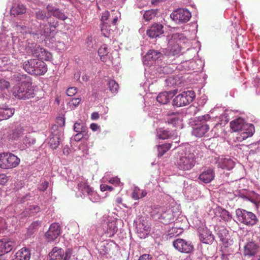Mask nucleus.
I'll list each match as a JSON object with an SVG mask.
<instances>
[{"label": "nucleus", "mask_w": 260, "mask_h": 260, "mask_svg": "<svg viewBox=\"0 0 260 260\" xmlns=\"http://www.w3.org/2000/svg\"><path fill=\"white\" fill-rule=\"evenodd\" d=\"M179 154V156L176 163L177 168L182 171L191 170L197 162L194 151L186 148Z\"/></svg>", "instance_id": "obj_1"}, {"label": "nucleus", "mask_w": 260, "mask_h": 260, "mask_svg": "<svg viewBox=\"0 0 260 260\" xmlns=\"http://www.w3.org/2000/svg\"><path fill=\"white\" fill-rule=\"evenodd\" d=\"M23 69L28 74L34 75H42L47 71L46 63L37 59H30L24 62Z\"/></svg>", "instance_id": "obj_2"}, {"label": "nucleus", "mask_w": 260, "mask_h": 260, "mask_svg": "<svg viewBox=\"0 0 260 260\" xmlns=\"http://www.w3.org/2000/svg\"><path fill=\"white\" fill-rule=\"evenodd\" d=\"M12 94L20 100L28 99L34 96V89L32 82L28 83L17 84L12 89Z\"/></svg>", "instance_id": "obj_3"}, {"label": "nucleus", "mask_w": 260, "mask_h": 260, "mask_svg": "<svg viewBox=\"0 0 260 260\" xmlns=\"http://www.w3.org/2000/svg\"><path fill=\"white\" fill-rule=\"evenodd\" d=\"M236 214L238 220L248 226H253L259 221L255 214L243 209H237L236 210Z\"/></svg>", "instance_id": "obj_4"}, {"label": "nucleus", "mask_w": 260, "mask_h": 260, "mask_svg": "<svg viewBox=\"0 0 260 260\" xmlns=\"http://www.w3.org/2000/svg\"><path fill=\"white\" fill-rule=\"evenodd\" d=\"M20 163V159L11 153L0 154V168L4 169L16 167Z\"/></svg>", "instance_id": "obj_5"}, {"label": "nucleus", "mask_w": 260, "mask_h": 260, "mask_svg": "<svg viewBox=\"0 0 260 260\" xmlns=\"http://www.w3.org/2000/svg\"><path fill=\"white\" fill-rule=\"evenodd\" d=\"M194 98V91L192 90L185 91L174 98L173 105L178 107L184 106L192 102Z\"/></svg>", "instance_id": "obj_6"}, {"label": "nucleus", "mask_w": 260, "mask_h": 260, "mask_svg": "<svg viewBox=\"0 0 260 260\" xmlns=\"http://www.w3.org/2000/svg\"><path fill=\"white\" fill-rule=\"evenodd\" d=\"M72 255V250L70 249L64 250L58 247H54L49 253L47 260H69Z\"/></svg>", "instance_id": "obj_7"}, {"label": "nucleus", "mask_w": 260, "mask_h": 260, "mask_svg": "<svg viewBox=\"0 0 260 260\" xmlns=\"http://www.w3.org/2000/svg\"><path fill=\"white\" fill-rule=\"evenodd\" d=\"M191 16V13L187 9L183 8H179L174 11L170 15L171 18L178 23L188 22Z\"/></svg>", "instance_id": "obj_8"}, {"label": "nucleus", "mask_w": 260, "mask_h": 260, "mask_svg": "<svg viewBox=\"0 0 260 260\" xmlns=\"http://www.w3.org/2000/svg\"><path fill=\"white\" fill-rule=\"evenodd\" d=\"M174 247L178 251L189 253L193 250V246L187 241L182 239H177L173 242Z\"/></svg>", "instance_id": "obj_9"}, {"label": "nucleus", "mask_w": 260, "mask_h": 260, "mask_svg": "<svg viewBox=\"0 0 260 260\" xmlns=\"http://www.w3.org/2000/svg\"><path fill=\"white\" fill-rule=\"evenodd\" d=\"M200 240L204 243L210 244L214 240V236L206 227H200L198 229Z\"/></svg>", "instance_id": "obj_10"}, {"label": "nucleus", "mask_w": 260, "mask_h": 260, "mask_svg": "<svg viewBox=\"0 0 260 260\" xmlns=\"http://www.w3.org/2000/svg\"><path fill=\"white\" fill-rule=\"evenodd\" d=\"M60 234V227L58 223H52L48 230L46 233L45 236L49 240L52 241L56 238Z\"/></svg>", "instance_id": "obj_11"}, {"label": "nucleus", "mask_w": 260, "mask_h": 260, "mask_svg": "<svg viewBox=\"0 0 260 260\" xmlns=\"http://www.w3.org/2000/svg\"><path fill=\"white\" fill-rule=\"evenodd\" d=\"M163 28L162 24L154 23L147 29V35L151 38H157L164 34Z\"/></svg>", "instance_id": "obj_12"}, {"label": "nucleus", "mask_w": 260, "mask_h": 260, "mask_svg": "<svg viewBox=\"0 0 260 260\" xmlns=\"http://www.w3.org/2000/svg\"><path fill=\"white\" fill-rule=\"evenodd\" d=\"M216 162L218 168L228 170L232 169L235 166V162L231 158L223 156L219 157Z\"/></svg>", "instance_id": "obj_13"}, {"label": "nucleus", "mask_w": 260, "mask_h": 260, "mask_svg": "<svg viewBox=\"0 0 260 260\" xmlns=\"http://www.w3.org/2000/svg\"><path fill=\"white\" fill-rule=\"evenodd\" d=\"M136 230L137 233L140 234L139 236L141 238H145L150 231L149 223L143 220L137 224Z\"/></svg>", "instance_id": "obj_14"}, {"label": "nucleus", "mask_w": 260, "mask_h": 260, "mask_svg": "<svg viewBox=\"0 0 260 260\" xmlns=\"http://www.w3.org/2000/svg\"><path fill=\"white\" fill-rule=\"evenodd\" d=\"M214 177V171L211 169H208L200 175L199 179L204 183H208L212 181Z\"/></svg>", "instance_id": "obj_15"}, {"label": "nucleus", "mask_w": 260, "mask_h": 260, "mask_svg": "<svg viewBox=\"0 0 260 260\" xmlns=\"http://www.w3.org/2000/svg\"><path fill=\"white\" fill-rule=\"evenodd\" d=\"M209 126L207 124H202L194 128L192 132L193 134L197 137H209L208 132L209 130Z\"/></svg>", "instance_id": "obj_16"}, {"label": "nucleus", "mask_w": 260, "mask_h": 260, "mask_svg": "<svg viewBox=\"0 0 260 260\" xmlns=\"http://www.w3.org/2000/svg\"><path fill=\"white\" fill-rule=\"evenodd\" d=\"M217 234L220 240L225 246H228L229 242V231L224 227L218 228Z\"/></svg>", "instance_id": "obj_17"}, {"label": "nucleus", "mask_w": 260, "mask_h": 260, "mask_svg": "<svg viewBox=\"0 0 260 260\" xmlns=\"http://www.w3.org/2000/svg\"><path fill=\"white\" fill-rule=\"evenodd\" d=\"M245 123H246L243 118L239 117L232 120L230 122V127L233 132H237L239 131H242L243 128Z\"/></svg>", "instance_id": "obj_18"}, {"label": "nucleus", "mask_w": 260, "mask_h": 260, "mask_svg": "<svg viewBox=\"0 0 260 260\" xmlns=\"http://www.w3.org/2000/svg\"><path fill=\"white\" fill-rule=\"evenodd\" d=\"M13 80L18 82V84H24L32 82L31 78L26 74H20L19 73H15L12 77Z\"/></svg>", "instance_id": "obj_19"}, {"label": "nucleus", "mask_w": 260, "mask_h": 260, "mask_svg": "<svg viewBox=\"0 0 260 260\" xmlns=\"http://www.w3.org/2000/svg\"><path fill=\"white\" fill-rule=\"evenodd\" d=\"M14 109L10 108H0V121L7 119L12 116Z\"/></svg>", "instance_id": "obj_20"}, {"label": "nucleus", "mask_w": 260, "mask_h": 260, "mask_svg": "<svg viewBox=\"0 0 260 260\" xmlns=\"http://www.w3.org/2000/svg\"><path fill=\"white\" fill-rule=\"evenodd\" d=\"M174 135L173 132H170L164 128L157 129L156 136L159 139L165 140L171 138Z\"/></svg>", "instance_id": "obj_21"}, {"label": "nucleus", "mask_w": 260, "mask_h": 260, "mask_svg": "<svg viewBox=\"0 0 260 260\" xmlns=\"http://www.w3.org/2000/svg\"><path fill=\"white\" fill-rule=\"evenodd\" d=\"M118 231V228L116 222L112 221L109 222L107 224V230L105 233L109 237H112Z\"/></svg>", "instance_id": "obj_22"}, {"label": "nucleus", "mask_w": 260, "mask_h": 260, "mask_svg": "<svg viewBox=\"0 0 260 260\" xmlns=\"http://www.w3.org/2000/svg\"><path fill=\"white\" fill-rule=\"evenodd\" d=\"M36 53L38 57L42 60H49L51 58V53L42 48L37 49Z\"/></svg>", "instance_id": "obj_23"}, {"label": "nucleus", "mask_w": 260, "mask_h": 260, "mask_svg": "<svg viewBox=\"0 0 260 260\" xmlns=\"http://www.w3.org/2000/svg\"><path fill=\"white\" fill-rule=\"evenodd\" d=\"M16 260H29L30 256L29 251L26 248H23L16 254Z\"/></svg>", "instance_id": "obj_24"}, {"label": "nucleus", "mask_w": 260, "mask_h": 260, "mask_svg": "<svg viewBox=\"0 0 260 260\" xmlns=\"http://www.w3.org/2000/svg\"><path fill=\"white\" fill-rule=\"evenodd\" d=\"M161 55L160 52L154 50H150L145 55V58L149 61H154L160 58Z\"/></svg>", "instance_id": "obj_25"}, {"label": "nucleus", "mask_w": 260, "mask_h": 260, "mask_svg": "<svg viewBox=\"0 0 260 260\" xmlns=\"http://www.w3.org/2000/svg\"><path fill=\"white\" fill-rule=\"evenodd\" d=\"M78 187L83 193H87L88 195H92L94 193L93 189L86 182H81L78 184Z\"/></svg>", "instance_id": "obj_26"}, {"label": "nucleus", "mask_w": 260, "mask_h": 260, "mask_svg": "<svg viewBox=\"0 0 260 260\" xmlns=\"http://www.w3.org/2000/svg\"><path fill=\"white\" fill-rule=\"evenodd\" d=\"M186 39L185 37L182 34L175 33L172 35L171 39L169 41V44H173V43H180V45L184 43V40Z\"/></svg>", "instance_id": "obj_27"}, {"label": "nucleus", "mask_w": 260, "mask_h": 260, "mask_svg": "<svg viewBox=\"0 0 260 260\" xmlns=\"http://www.w3.org/2000/svg\"><path fill=\"white\" fill-rule=\"evenodd\" d=\"M147 191L145 190H141L138 187H135L132 193V198L138 200L141 198H144L147 195Z\"/></svg>", "instance_id": "obj_28"}, {"label": "nucleus", "mask_w": 260, "mask_h": 260, "mask_svg": "<svg viewBox=\"0 0 260 260\" xmlns=\"http://www.w3.org/2000/svg\"><path fill=\"white\" fill-rule=\"evenodd\" d=\"M257 250V246L254 243L251 242L248 243L245 246L244 252L246 255H253L256 252Z\"/></svg>", "instance_id": "obj_29"}, {"label": "nucleus", "mask_w": 260, "mask_h": 260, "mask_svg": "<svg viewBox=\"0 0 260 260\" xmlns=\"http://www.w3.org/2000/svg\"><path fill=\"white\" fill-rule=\"evenodd\" d=\"M26 8L23 5L18 4L14 6L11 9V14L14 16L25 13Z\"/></svg>", "instance_id": "obj_30"}, {"label": "nucleus", "mask_w": 260, "mask_h": 260, "mask_svg": "<svg viewBox=\"0 0 260 260\" xmlns=\"http://www.w3.org/2000/svg\"><path fill=\"white\" fill-rule=\"evenodd\" d=\"M101 30L102 35L105 37H109L110 35L113 32L111 25L108 23H103L101 26Z\"/></svg>", "instance_id": "obj_31"}, {"label": "nucleus", "mask_w": 260, "mask_h": 260, "mask_svg": "<svg viewBox=\"0 0 260 260\" xmlns=\"http://www.w3.org/2000/svg\"><path fill=\"white\" fill-rule=\"evenodd\" d=\"M172 147L171 143H165L157 146L158 157H161L167 151H168Z\"/></svg>", "instance_id": "obj_32"}, {"label": "nucleus", "mask_w": 260, "mask_h": 260, "mask_svg": "<svg viewBox=\"0 0 260 260\" xmlns=\"http://www.w3.org/2000/svg\"><path fill=\"white\" fill-rule=\"evenodd\" d=\"M169 50L170 53L173 55H176L179 54L181 50V45L180 43H173V44H169Z\"/></svg>", "instance_id": "obj_33"}, {"label": "nucleus", "mask_w": 260, "mask_h": 260, "mask_svg": "<svg viewBox=\"0 0 260 260\" xmlns=\"http://www.w3.org/2000/svg\"><path fill=\"white\" fill-rule=\"evenodd\" d=\"M157 12V9H151L146 11L143 14V18L145 21H149L155 17Z\"/></svg>", "instance_id": "obj_34"}, {"label": "nucleus", "mask_w": 260, "mask_h": 260, "mask_svg": "<svg viewBox=\"0 0 260 260\" xmlns=\"http://www.w3.org/2000/svg\"><path fill=\"white\" fill-rule=\"evenodd\" d=\"M156 100L158 102L162 104H167L170 100L169 93L165 91L160 93L156 97Z\"/></svg>", "instance_id": "obj_35"}, {"label": "nucleus", "mask_w": 260, "mask_h": 260, "mask_svg": "<svg viewBox=\"0 0 260 260\" xmlns=\"http://www.w3.org/2000/svg\"><path fill=\"white\" fill-rule=\"evenodd\" d=\"M35 15L36 18L38 20H48L50 18L49 14H48L45 11L40 9L38 10V11L36 12Z\"/></svg>", "instance_id": "obj_36"}, {"label": "nucleus", "mask_w": 260, "mask_h": 260, "mask_svg": "<svg viewBox=\"0 0 260 260\" xmlns=\"http://www.w3.org/2000/svg\"><path fill=\"white\" fill-rule=\"evenodd\" d=\"M179 120L178 115L176 114L175 113H171L168 114L167 115V118L166 121L169 124H172L174 126H175Z\"/></svg>", "instance_id": "obj_37"}, {"label": "nucleus", "mask_w": 260, "mask_h": 260, "mask_svg": "<svg viewBox=\"0 0 260 260\" xmlns=\"http://www.w3.org/2000/svg\"><path fill=\"white\" fill-rule=\"evenodd\" d=\"M48 143L52 149H55L59 144V138L57 136L53 135L50 138Z\"/></svg>", "instance_id": "obj_38"}, {"label": "nucleus", "mask_w": 260, "mask_h": 260, "mask_svg": "<svg viewBox=\"0 0 260 260\" xmlns=\"http://www.w3.org/2000/svg\"><path fill=\"white\" fill-rule=\"evenodd\" d=\"M108 87L113 93H116L119 89L118 84L113 79H110L108 83Z\"/></svg>", "instance_id": "obj_39"}, {"label": "nucleus", "mask_w": 260, "mask_h": 260, "mask_svg": "<svg viewBox=\"0 0 260 260\" xmlns=\"http://www.w3.org/2000/svg\"><path fill=\"white\" fill-rule=\"evenodd\" d=\"M42 27V25H41V27ZM43 29L41 30L39 32H34L30 31L29 33L32 34L34 36H38L39 35H40L41 36L44 35L45 36H48L49 34L51 32V29L46 25H43Z\"/></svg>", "instance_id": "obj_40"}, {"label": "nucleus", "mask_w": 260, "mask_h": 260, "mask_svg": "<svg viewBox=\"0 0 260 260\" xmlns=\"http://www.w3.org/2000/svg\"><path fill=\"white\" fill-rule=\"evenodd\" d=\"M0 245L3 246L4 248V252L8 253L13 249V243L11 241H0Z\"/></svg>", "instance_id": "obj_41"}, {"label": "nucleus", "mask_w": 260, "mask_h": 260, "mask_svg": "<svg viewBox=\"0 0 260 260\" xmlns=\"http://www.w3.org/2000/svg\"><path fill=\"white\" fill-rule=\"evenodd\" d=\"M182 232V229L177 227H172L168 231V235L170 237L179 235Z\"/></svg>", "instance_id": "obj_42"}, {"label": "nucleus", "mask_w": 260, "mask_h": 260, "mask_svg": "<svg viewBox=\"0 0 260 260\" xmlns=\"http://www.w3.org/2000/svg\"><path fill=\"white\" fill-rule=\"evenodd\" d=\"M242 131L252 136L255 132V128L254 125L252 124L245 123Z\"/></svg>", "instance_id": "obj_43"}, {"label": "nucleus", "mask_w": 260, "mask_h": 260, "mask_svg": "<svg viewBox=\"0 0 260 260\" xmlns=\"http://www.w3.org/2000/svg\"><path fill=\"white\" fill-rule=\"evenodd\" d=\"M118 15L117 13L114 11H112L111 13H110V17L108 21V24L112 23L113 25H116L118 21Z\"/></svg>", "instance_id": "obj_44"}, {"label": "nucleus", "mask_w": 260, "mask_h": 260, "mask_svg": "<svg viewBox=\"0 0 260 260\" xmlns=\"http://www.w3.org/2000/svg\"><path fill=\"white\" fill-rule=\"evenodd\" d=\"M109 53L108 47L106 45H103L98 50L99 55L102 57L107 55Z\"/></svg>", "instance_id": "obj_45"}, {"label": "nucleus", "mask_w": 260, "mask_h": 260, "mask_svg": "<svg viewBox=\"0 0 260 260\" xmlns=\"http://www.w3.org/2000/svg\"><path fill=\"white\" fill-rule=\"evenodd\" d=\"M99 253L101 255H105L108 253V250L105 246V243H101L97 247Z\"/></svg>", "instance_id": "obj_46"}, {"label": "nucleus", "mask_w": 260, "mask_h": 260, "mask_svg": "<svg viewBox=\"0 0 260 260\" xmlns=\"http://www.w3.org/2000/svg\"><path fill=\"white\" fill-rule=\"evenodd\" d=\"M30 216L35 215L40 211V208L38 205H32L29 207Z\"/></svg>", "instance_id": "obj_47"}, {"label": "nucleus", "mask_w": 260, "mask_h": 260, "mask_svg": "<svg viewBox=\"0 0 260 260\" xmlns=\"http://www.w3.org/2000/svg\"><path fill=\"white\" fill-rule=\"evenodd\" d=\"M221 218L224 221H228L232 219V216L230 215L229 212L226 210H223L220 215Z\"/></svg>", "instance_id": "obj_48"}, {"label": "nucleus", "mask_w": 260, "mask_h": 260, "mask_svg": "<svg viewBox=\"0 0 260 260\" xmlns=\"http://www.w3.org/2000/svg\"><path fill=\"white\" fill-rule=\"evenodd\" d=\"M53 16L61 20H64L67 18V16L66 14L62 12L59 9L55 12Z\"/></svg>", "instance_id": "obj_49"}, {"label": "nucleus", "mask_w": 260, "mask_h": 260, "mask_svg": "<svg viewBox=\"0 0 260 260\" xmlns=\"http://www.w3.org/2000/svg\"><path fill=\"white\" fill-rule=\"evenodd\" d=\"M74 129L75 132L81 133L84 132V128L82 123L77 122L74 124Z\"/></svg>", "instance_id": "obj_50"}, {"label": "nucleus", "mask_w": 260, "mask_h": 260, "mask_svg": "<svg viewBox=\"0 0 260 260\" xmlns=\"http://www.w3.org/2000/svg\"><path fill=\"white\" fill-rule=\"evenodd\" d=\"M110 17V12L109 11H105L102 14L101 21L102 23H108V21L109 20Z\"/></svg>", "instance_id": "obj_51"}, {"label": "nucleus", "mask_w": 260, "mask_h": 260, "mask_svg": "<svg viewBox=\"0 0 260 260\" xmlns=\"http://www.w3.org/2000/svg\"><path fill=\"white\" fill-rule=\"evenodd\" d=\"M77 92V89L76 87H70L67 90V94L68 96H73Z\"/></svg>", "instance_id": "obj_52"}, {"label": "nucleus", "mask_w": 260, "mask_h": 260, "mask_svg": "<svg viewBox=\"0 0 260 260\" xmlns=\"http://www.w3.org/2000/svg\"><path fill=\"white\" fill-rule=\"evenodd\" d=\"M46 9L48 13H50L53 16V15L55 14V12H56L58 10V8L53 6L52 5H48L46 7Z\"/></svg>", "instance_id": "obj_53"}, {"label": "nucleus", "mask_w": 260, "mask_h": 260, "mask_svg": "<svg viewBox=\"0 0 260 260\" xmlns=\"http://www.w3.org/2000/svg\"><path fill=\"white\" fill-rule=\"evenodd\" d=\"M10 87V83H9V82L3 79L0 80V88L8 89Z\"/></svg>", "instance_id": "obj_54"}, {"label": "nucleus", "mask_w": 260, "mask_h": 260, "mask_svg": "<svg viewBox=\"0 0 260 260\" xmlns=\"http://www.w3.org/2000/svg\"><path fill=\"white\" fill-rule=\"evenodd\" d=\"M8 181V177L5 174H0V184L5 185Z\"/></svg>", "instance_id": "obj_55"}, {"label": "nucleus", "mask_w": 260, "mask_h": 260, "mask_svg": "<svg viewBox=\"0 0 260 260\" xmlns=\"http://www.w3.org/2000/svg\"><path fill=\"white\" fill-rule=\"evenodd\" d=\"M100 189L102 191H105L107 190L109 191H112L113 190V188L112 186H109L108 185L101 184L100 185Z\"/></svg>", "instance_id": "obj_56"}, {"label": "nucleus", "mask_w": 260, "mask_h": 260, "mask_svg": "<svg viewBox=\"0 0 260 260\" xmlns=\"http://www.w3.org/2000/svg\"><path fill=\"white\" fill-rule=\"evenodd\" d=\"M81 102V99H79V98H75V99H73L71 102H70V104L71 105H73L74 106V107H77L80 103Z\"/></svg>", "instance_id": "obj_57"}, {"label": "nucleus", "mask_w": 260, "mask_h": 260, "mask_svg": "<svg viewBox=\"0 0 260 260\" xmlns=\"http://www.w3.org/2000/svg\"><path fill=\"white\" fill-rule=\"evenodd\" d=\"M249 137H251V136H250L249 135H248V134H247L245 132L243 131L240 134L239 137H238V139L240 141H242V140H244L246 139V138H247Z\"/></svg>", "instance_id": "obj_58"}, {"label": "nucleus", "mask_w": 260, "mask_h": 260, "mask_svg": "<svg viewBox=\"0 0 260 260\" xmlns=\"http://www.w3.org/2000/svg\"><path fill=\"white\" fill-rule=\"evenodd\" d=\"M139 260H152V258L149 254H144L140 256Z\"/></svg>", "instance_id": "obj_59"}, {"label": "nucleus", "mask_w": 260, "mask_h": 260, "mask_svg": "<svg viewBox=\"0 0 260 260\" xmlns=\"http://www.w3.org/2000/svg\"><path fill=\"white\" fill-rule=\"evenodd\" d=\"M48 24L51 27L54 28H55L58 25V22L55 20H53L52 21H51V20H50L48 21Z\"/></svg>", "instance_id": "obj_60"}, {"label": "nucleus", "mask_w": 260, "mask_h": 260, "mask_svg": "<svg viewBox=\"0 0 260 260\" xmlns=\"http://www.w3.org/2000/svg\"><path fill=\"white\" fill-rule=\"evenodd\" d=\"M179 260H191L189 255L183 254L179 257Z\"/></svg>", "instance_id": "obj_61"}, {"label": "nucleus", "mask_w": 260, "mask_h": 260, "mask_svg": "<svg viewBox=\"0 0 260 260\" xmlns=\"http://www.w3.org/2000/svg\"><path fill=\"white\" fill-rule=\"evenodd\" d=\"M90 128L93 131H96L100 128V126L97 124L93 123L90 124Z\"/></svg>", "instance_id": "obj_62"}, {"label": "nucleus", "mask_w": 260, "mask_h": 260, "mask_svg": "<svg viewBox=\"0 0 260 260\" xmlns=\"http://www.w3.org/2000/svg\"><path fill=\"white\" fill-rule=\"evenodd\" d=\"M100 117L99 114L98 112H93L91 115V118L92 120L98 119Z\"/></svg>", "instance_id": "obj_63"}, {"label": "nucleus", "mask_w": 260, "mask_h": 260, "mask_svg": "<svg viewBox=\"0 0 260 260\" xmlns=\"http://www.w3.org/2000/svg\"><path fill=\"white\" fill-rule=\"evenodd\" d=\"M119 180L117 178H112L110 179L109 182L112 184H118Z\"/></svg>", "instance_id": "obj_64"}]
</instances>
